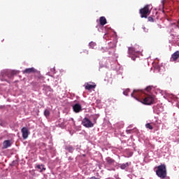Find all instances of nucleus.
Returning a JSON list of instances; mask_svg holds the SVG:
<instances>
[{
	"mask_svg": "<svg viewBox=\"0 0 179 179\" xmlns=\"http://www.w3.org/2000/svg\"><path fill=\"white\" fill-rule=\"evenodd\" d=\"M155 169H157L155 173L157 177L162 179H164L167 177V168L166 167V164H162L155 167Z\"/></svg>",
	"mask_w": 179,
	"mask_h": 179,
	"instance_id": "1",
	"label": "nucleus"
},
{
	"mask_svg": "<svg viewBox=\"0 0 179 179\" xmlns=\"http://www.w3.org/2000/svg\"><path fill=\"white\" fill-rule=\"evenodd\" d=\"M145 106H152L156 103V96L155 95H148L143 101H139Z\"/></svg>",
	"mask_w": 179,
	"mask_h": 179,
	"instance_id": "2",
	"label": "nucleus"
},
{
	"mask_svg": "<svg viewBox=\"0 0 179 179\" xmlns=\"http://www.w3.org/2000/svg\"><path fill=\"white\" fill-rule=\"evenodd\" d=\"M152 8H150V5H146L144 8L140 9L141 17L145 19L150 15Z\"/></svg>",
	"mask_w": 179,
	"mask_h": 179,
	"instance_id": "3",
	"label": "nucleus"
},
{
	"mask_svg": "<svg viewBox=\"0 0 179 179\" xmlns=\"http://www.w3.org/2000/svg\"><path fill=\"white\" fill-rule=\"evenodd\" d=\"M15 75H16V71H6L5 73H1V76L2 78H1V80L2 82L6 81L8 82V80H6V78H3V76H7L9 79L13 78V76H15Z\"/></svg>",
	"mask_w": 179,
	"mask_h": 179,
	"instance_id": "4",
	"label": "nucleus"
},
{
	"mask_svg": "<svg viewBox=\"0 0 179 179\" xmlns=\"http://www.w3.org/2000/svg\"><path fill=\"white\" fill-rule=\"evenodd\" d=\"M22 73H27L28 75H30V73H37V75H38V78L39 79H41V78H43V76L40 74V71H37V69H34V67L26 69L22 71Z\"/></svg>",
	"mask_w": 179,
	"mask_h": 179,
	"instance_id": "5",
	"label": "nucleus"
},
{
	"mask_svg": "<svg viewBox=\"0 0 179 179\" xmlns=\"http://www.w3.org/2000/svg\"><path fill=\"white\" fill-rule=\"evenodd\" d=\"M137 52H138V51L136 50V49H135V48H134V47L128 48L129 57H130V58H131V59L133 61H135V59H136V53Z\"/></svg>",
	"mask_w": 179,
	"mask_h": 179,
	"instance_id": "6",
	"label": "nucleus"
},
{
	"mask_svg": "<svg viewBox=\"0 0 179 179\" xmlns=\"http://www.w3.org/2000/svg\"><path fill=\"white\" fill-rule=\"evenodd\" d=\"M82 124L83 127H85V128H93V127H94V124H93V122H92V121H90L87 117H85L83 120Z\"/></svg>",
	"mask_w": 179,
	"mask_h": 179,
	"instance_id": "7",
	"label": "nucleus"
},
{
	"mask_svg": "<svg viewBox=\"0 0 179 179\" xmlns=\"http://www.w3.org/2000/svg\"><path fill=\"white\" fill-rule=\"evenodd\" d=\"M21 132L22 134L23 139H27V138H29V135H30V131H29V129L27 127H23L21 129Z\"/></svg>",
	"mask_w": 179,
	"mask_h": 179,
	"instance_id": "8",
	"label": "nucleus"
},
{
	"mask_svg": "<svg viewBox=\"0 0 179 179\" xmlns=\"http://www.w3.org/2000/svg\"><path fill=\"white\" fill-rule=\"evenodd\" d=\"M142 90H134L133 93L131 94V97H134V99H137L139 101V99L136 97V96H141Z\"/></svg>",
	"mask_w": 179,
	"mask_h": 179,
	"instance_id": "9",
	"label": "nucleus"
},
{
	"mask_svg": "<svg viewBox=\"0 0 179 179\" xmlns=\"http://www.w3.org/2000/svg\"><path fill=\"white\" fill-rule=\"evenodd\" d=\"M74 113H80L82 111V106L79 103H76L73 106Z\"/></svg>",
	"mask_w": 179,
	"mask_h": 179,
	"instance_id": "10",
	"label": "nucleus"
},
{
	"mask_svg": "<svg viewBox=\"0 0 179 179\" xmlns=\"http://www.w3.org/2000/svg\"><path fill=\"white\" fill-rule=\"evenodd\" d=\"M85 89L86 90H92V89H96V84H90L89 83H85Z\"/></svg>",
	"mask_w": 179,
	"mask_h": 179,
	"instance_id": "11",
	"label": "nucleus"
},
{
	"mask_svg": "<svg viewBox=\"0 0 179 179\" xmlns=\"http://www.w3.org/2000/svg\"><path fill=\"white\" fill-rule=\"evenodd\" d=\"M178 59H179V51H176L171 55V61L175 62V61H177Z\"/></svg>",
	"mask_w": 179,
	"mask_h": 179,
	"instance_id": "12",
	"label": "nucleus"
},
{
	"mask_svg": "<svg viewBox=\"0 0 179 179\" xmlns=\"http://www.w3.org/2000/svg\"><path fill=\"white\" fill-rule=\"evenodd\" d=\"M10 141L9 140H6L3 143V149H8V148H10L11 146Z\"/></svg>",
	"mask_w": 179,
	"mask_h": 179,
	"instance_id": "13",
	"label": "nucleus"
},
{
	"mask_svg": "<svg viewBox=\"0 0 179 179\" xmlns=\"http://www.w3.org/2000/svg\"><path fill=\"white\" fill-rule=\"evenodd\" d=\"M99 23L101 26H104L105 24H107V19H106V17H101L99 18Z\"/></svg>",
	"mask_w": 179,
	"mask_h": 179,
	"instance_id": "14",
	"label": "nucleus"
},
{
	"mask_svg": "<svg viewBox=\"0 0 179 179\" xmlns=\"http://www.w3.org/2000/svg\"><path fill=\"white\" fill-rule=\"evenodd\" d=\"M106 160L110 166H113V164L115 163V160L113 159V158L110 157H106Z\"/></svg>",
	"mask_w": 179,
	"mask_h": 179,
	"instance_id": "15",
	"label": "nucleus"
},
{
	"mask_svg": "<svg viewBox=\"0 0 179 179\" xmlns=\"http://www.w3.org/2000/svg\"><path fill=\"white\" fill-rule=\"evenodd\" d=\"M66 150L69 152V153H73V151L75 150V148L72 147V145H66L65 147Z\"/></svg>",
	"mask_w": 179,
	"mask_h": 179,
	"instance_id": "16",
	"label": "nucleus"
},
{
	"mask_svg": "<svg viewBox=\"0 0 179 179\" xmlns=\"http://www.w3.org/2000/svg\"><path fill=\"white\" fill-rule=\"evenodd\" d=\"M127 167H129V162H127L126 164H120V169L122 170H125V169H127Z\"/></svg>",
	"mask_w": 179,
	"mask_h": 179,
	"instance_id": "17",
	"label": "nucleus"
},
{
	"mask_svg": "<svg viewBox=\"0 0 179 179\" xmlns=\"http://www.w3.org/2000/svg\"><path fill=\"white\" fill-rule=\"evenodd\" d=\"M37 169L41 170V172L45 171V168L44 167V165H37Z\"/></svg>",
	"mask_w": 179,
	"mask_h": 179,
	"instance_id": "18",
	"label": "nucleus"
},
{
	"mask_svg": "<svg viewBox=\"0 0 179 179\" xmlns=\"http://www.w3.org/2000/svg\"><path fill=\"white\" fill-rule=\"evenodd\" d=\"M44 115H45V117H46V118H48V117H50V110H48L47 109L45 110Z\"/></svg>",
	"mask_w": 179,
	"mask_h": 179,
	"instance_id": "19",
	"label": "nucleus"
},
{
	"mask_svg": "<svg viewBox=\"0 0 179 179\" xmlns=\"http://www.w3.org/2000/svg\"><path fill=\"white\" fill-rule=\"evenodd\" d=\"M90 48L94 49V47H96V43L94 42H90L89 44Z\"/></svg>",
	"mask_w": 179,
	"mask_h": 179,
	"instance_id": "20",
	"label": "nucleus"
},
{
	"mask_svg": "<svg viewBox=\"0 0 179 179\" xmlns=\"http://www.w3.org/2000/svg\"><path fill=\"white\" fill-rule=\"evenodd\" d=\"M145 127L148 128V129H153V126H152L150 123L146 124Z\"/></svg>",
	"mask_w": 179,
	"mask_h": 179,
	"instance_id": "21",
	"label": "nucleus"
},
{
	"mask_svg": "<svg viewBox=\"0 0 179 179\" xmlns=\"http://www.w3.org/2000/svg\"><path fill=\"white\" fill-rule=\"evenodd\" d=\"M128 93H129V89H127L123 92V94H124V96H128Z\"/></svg>",
	"mask_w": 179,
	"mask_h": 179,
	"instance_id": "22",
	"label": "nucleus"
},
{
	"mask_svg": "<svg viewBox=\"0 0 179 179\" xmlns=\"http://www.w3.org/2000/svg\"><path fill=\"white\" fill-rule=\"evenodd\" d=\"M145 90L147 92H150V90H152V86H148L145 88Z\"/></svg>",
	"mask_w": 179,
	"mask_h": 179,
	"instance_id": "23",
	"label": "nucleus"
},
{
	"mask_svg": "<svg viewBox=\"0 0 179 179\" xmlns=\"http://www.w3.org/2000/svg\"><path fill=\"white\" fill-rule=\"evenodd\" d=\"M148 22H155V20L152 17H148Z\"/></svg>",
	"mask_w": 179,
	"mask_h": 179,
	"instance_id": "24",
	"label": "nucleus"
},
{
	"mask_svg": "<svg viewBox=\"0 0 179 179\" xmlns=\"http://www.w3.org/2000/svg\"><path fill=\"white\" fill-rule=\"evenodd\" d=\"M166 0H163V1H162V5H163V6H164V3H166Z\"/></svg>",
	"mask_w": 179,
	"mask_h": 179,
	"instance_id": "25",
	"label": "nucleus"
},
{
	"mask_svg": "<svg viewBox=\"0 0 179 179\" xmlns=\"http://www.w3.org/2000/svg\"><path fill=\"white\" fill-rule=\"evenodd\" d=\"M143 29L145 30V27H143Z\"/></svg>",
	"mask_w": 179,
	"mask_h": 179,
	"instance_id": "26",
	"label": "nucleus"
}]
</instances>
